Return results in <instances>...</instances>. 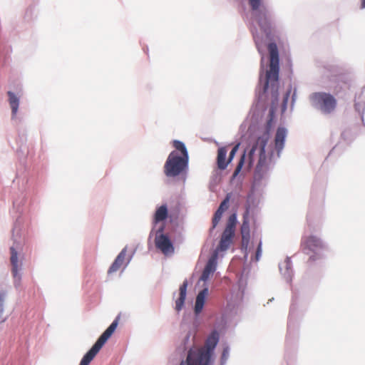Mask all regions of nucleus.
I'll return each instance as SVG.
<instances>
[{"label": "nucleus", "mask_w": 365, "mask_h": 365, "mask_svg": "<svg viewBox=\"0 0 365 365\" xmlns=\"http://www.w3.org/2000/svg\"><path fill=\"white\" fill-rule=\"evenodd\" d=\"M175 150L172 151L165 163L164 173L168 177H175L185 171L188 165V153L185 144L175 140L173 142Z\"/></svg>", "instance_id": "obj_1"}, {"label": "nucleus", "mask_w": 365, "mask_h": 365, "mask_svg": "<svg viewBox=\"0 0 365 365\" xmlns=\"http://www.w3.org/2000/svg\"><path fill=\"white\" fill-rule=\"evenodd\" d=\"M219 341V334L213 331L206 339L205 346L189 351L186 365H210V358ZM180 365H184L182 362Z\"/></svg>", "instance_id": "obj_2"}, {"label": "nucleus", "mask_w": 365, "mask_h": 365, "mask_svg": "<svg viewBox=\"0 0 365 365\" xmlns=\"http://www.w3.org/2000/svg\"><path fill=\"white\" fill-rule=\"evenodd\" d=\"M269 140V133H264L262 135L259 136L250 150L247 155V170H250L255 162V153H258V162L256 166V174L264 173L267 170V159L265 153V147Z\"/></svg>", "instance_id": "obj_3"}, {"label": "nucleus", "mask_w": 365, "mask_h": 365, "mask_svg": "<svg viewBox=\"0 0 365 365\" xmlns=\"http://www.w3.org/2000/svg\"><path fill=\"white\" fill-rule=\"evenodd\" d=\"M269 54V69L266 72V81L264 91H267L269 87L276 92L279 84V59L277 46L275 43H270L267 46Z\"/></svg>", "instance_id": "obj_4"}, {"label": "nucleus", "mask_w": 365, "mask_h": 365, "mask_svg": "<svg viewBox=\"0 0 365 365\" xmlns=\"http://www.w3.org/2000/svg\"><path fill=\"white\" fill-rule=\"evenodd\" d=\"M120 316H118L112 324L106 329V331L100 336L91 349L83 356L79 365H89L91 361L94 359L96 354L101 349L108 339L115 331L118 324Z\"/></svg>", "instance_id": "obj_5"}, {"label": "nucleus", "mask_w": 365, "mask_h": 365, "mask_svg": "<svg viewBox=\"0 0 365 365\" xmlns=\"http://www.w3.org/2000/svg\"><path fill=\"white\" fill-rule=\"evenodd\" d=\"M237 225V215L232 214L227 220L226 227L223 230L219 244L214 253L227 251L233 243V239L235 235V228Z\"/></svg>", "instance_id": "obj_6"}, {"label": "nucleus", "mask_w": 365, "mask_h": 365, "mask_svg": "<svg viewBox=\"0 0 365 365\" xmlns=\"http://www.w3.org/2000/svg\"><path fill=\"white\" fill-rule=\"evenodd\" d=\"M249 4L252 10L255 11V18L261 29L268 35L271 31V23L263 0H249Z\"/></svg>", "instance_id": "obj_7"}, {"label": "nucleus", "mask_w": 365, "mask_h": 365, "mask_svg": "<svg viewBox=\"0 0 365 365\" xmlns=\"http://www.w3.org/2000/svg\"><path fill=\"white\" fill-rule=\"evenodd\" d=\"M310 99L314 106L326 114L332 113L336 107V100L332 95L327 93H314L310 96Z\"/></svg>", "instance_id": "obj_8"}, {"label": "nucleus", "mask_w": 365, "mask_h": 365, "mask_svg": "<svg viewBox=\"0 0 365 365\" xmlns=\"http://www.w3.org/2000/svg\"><path fill=\"white\" fill-rule=\"evenodd\" d=\"M324 248V245L322 240L314 235L304 236L302 239L301 249L305 254H309L310 252H316Z\"/></svg>", "instance_id": "obj_9"}, {"label": "nucleus", "mask_w": 365, "mask_h": 365, "mask_svg": "<svg viewBox=\"0 0 365 365\" xmlns=\"http://www.w3.org/2000/svg\"><path fill=\"white\" fill-rule=\"evenodd\" d=\"M240 234L242 236V248L247 250L250 240V228L248 212L243 215V221L240 227Z\"/></svg>", "instance_id": "obj_10"}, {"label": "nucleus", "mask_w": 365, "mask_h": 365, "mask_svg": "<svg viewBox=\"0 0 365 365\" xmlns=\"http://www.w3.org/2000/svg\"><path fill=\"white\" fill-rule=\"evenodd\" d=\"M11 251V264L12 266V274L14 278L15 284L19 285L21 282V274H19V271L21 267V264L19 262L18 259V254L16 250L14 247L10 248Z\"/></svg>", "instance_id": "obj_11"}, {"label": "nucleus", "mask_w": 365, "mask_h": 365, "mask_svg": "<svg viewBox=\"0 0 365 365\" xmlns=\"http://www.w3.org/2000/svg\"><path fill=\"white\" fill-rule=\"evenodd\" d=\"M155 245L157 248L161 250V252L167 255L168 253H172L174 251L173 246L168 238L165 235L160 234L155 237Z\"/></svg>", "instance_id": "obj_12"}, {"label": "nucleus", "mask_w": 365, "mask_h": 365, "mask_svg": "<svg viewBox=\"0 0 365 365\" xmlns=\"http://www.w3.org/2000/svg\"><path fill=\"white\" fill-rule=\"evenodd\" d=\"M217 254L214 253L209 259L208 262H207L204 268V270L200 277V279L202 281H207L209 279L210 275L215 271L217 267Z\"/></svg>", "instance_id": "obj_13"}, {"label": "nucleus", "mask_w": 365, "mask_h": 365, "mask_svg": "<svg viewBox=\"0 0 365 365\" xmlns=\"http://www.w3.org/2000/svg\"><path fill=\"white\" fill-rule=\"evenodd\" d=\"M227 153V147H221L217 150V168L221 170H225L228 164L230 163L228 162V160H226Z\"/></svg>", "instance_id": "obj_14"}, {"label": "nucleus", "mask_w": 365, "mask_h": 365, "mask_svg": "<svg viewBox=\"0 0 365 365\" xmlns=\"http://www.w3.org/2000/svg\"><path fill=\"white\" fill-rule=\"evenodd\" d=\"M287 130L284 128H278L274 138L275 148L279 153L284 148Z\"/></svg>", "instance_id": "obj_15"}, {"label": "nucleus", "mask_w": 365, "mask_h": 365, "mask_svg": "<svg viewBox=\"0 0 365 365\" xmlns=\"http://www.w3.org/2000/svg\"><path fill=\"white\" fill-rule=\"evenodd\" d=\"M126 256V249L124 248L122 251L118 254L111 266L108 270V274H110L111 273L117 272L123 264L125 258Z\"/></svg>", "instance_id": "obj_16"}, {"label": "nucleus", "mask_w": 365, "mask_h": 365, "mask_svg": "<svg viewBox=\"0 0 365 365\" xmlns=\"http://www.w3.org/2000/svg\"><path fill=\"white\" fill-rule=\"evenodd\" d=\"M187 282L185 281L179 289V297L175 301V309L180 312L184 305L186 298Z\"/></svg>", "instance_id": "obj_17"}, {"label": "nucleus", "mask_w": 365, "mask_h": 365, "mask_svg": "<svg viewBox=\"0 0 365 365\" xmlns=\"http://www.w3.org/2000/svg\"><path fill=\"white\" fill-rule=\"evenodd\" d=\"M207 292V289H204L197 295L195 305V312L196 314H198L202 312Z\"/></svg>", "instance_id": "obj_18"}, {"label": "nucleus", "mask_w": 365, "mask_h": 365, "mask_svg": "<svg viewBox=\"0 0 365 365\" xmlns=\"http://www.w3.org/2000/svg\"><path fill=\"white\" fill-rule=\"evenodd\" d=\"M168 215V210L167 205H163L159 207L155 213L154 221L155 223L163 221L165 220Z\"/></svg>", "instance_id": "obj_19"}, {"label": "nucleus", "mask_w": 365, "mask_h": 365, "mask_svg": "<svg viewBox=\"0 0 365 365\" xmlns=\"http://www.w3.org/2000/svg\"><path fill=\"white\" fill-rule=\"evenodd\" d=\"M7 94L9 96V102L11 108L12 115L15 116L17 113L19 105V98L11 91H8Z\"/></svg>", "instance_id": "obj_20"}, {"label": "nucleus", "mask_w": 365, "mask_h": 365, "mask_svg": "<svg viewBox=\"0 0 365 365\" xmlns=\"http://www.w3.org/2000/svg\"><path fill=\"white\" fill-rule=\"evenodd\" d=\"M245 160H246V155H245V153L241 156L240 159V161L233 173V175H232V178H236L238 174L240 173L242 167H243V165L244 163H245Z\"/></svg>", "instance_id": "obj_21"}, {"label": "nucleus", "mask_w": 365, "mask_h": 365, "mask_svg": "<svg viewBox=\"0 0 365 365\" xmlns=\"http://www.w3.org/2000/svg\"><path fill=\"white\" fill-rule=\"evenodd\" d=\"M223 212H222V210L220 209H217V211L215 212V215L212 218V229H215V227L219 223V222L220 221Z\"/></svg>", "instance_id": "obj_22"}, {"label": "nucleus", "mask_w": 365, "mask_h": 365, "mask_svg": "<svg viewBox=\"0 0 365 365\" xmlns=\"http://www.w3.org/2000/svg\"><path fill=\"white\" fill-rule=\"evenodd\" d=\"M230 199V194L227 195L226 197L223 200V201L220 203L218 209L225 212L228 208L229 201Z\"/></svg>", "instance_id": "obj_23"}, {"label": "nucleus", "mask_w": 365, "mask_h": 365, "mask_svg": "<svg viewBox=\"0 0 365 365\" xmlns=\"http://www.w3.org/2000/svg\"><path fill=\"white\" fill-rule=\"evenodd\" d=\"M6 298V292H0V318L2 317L4 309V302Z\"/></svg>", "instance_id": "obj_24"}, {"label": "nucleus", "mask_w": 365, "mask_h": 365, "mask_svg": "<svg viewBox=\"0 0 365 365\" xmlns=\"http://www.w3.org/2000/svg\"><path fill=\"white\" fill-rule=\"evenodd\" d=\"M229 353H230L229 348L228 347H225L223 349L222 356H221V361H222V364L226 362L227 359L229 357Z\"/></svg>", "instance_id": "obj_25"}, {"label": "nucleus", "mask_w": 365, "mask_h": 365, "mask_svg": "<svg viewBox=\"0 0 365 365\" xmlns=\"http://www.w3.org/2000/svg\"><path fill=\"white\" fill-rule=\"evenodd\" d=\"M238 148H239V144H237L236 145H235L233 147V148L232 149V150L230 153L229 158H228V162H230V163L232 162V160H233V158L238 150Z\"/></svg>", "instance_id": "obj_26"}, {"label": "nucleus", "mask_w": 365, "mask_h": 365, "mask_svg": "<svg viewBox=\"0 0 365 365\" xmlns=\"http://www.w3.org/2000/svg\"><path fill=\"white\" fill-rule=\"evenodd\" d=\"M289 95H290V91H287L284 96L283 102H282V110H285L287 108V102H288V100L289 98Z\"/></svg>", "instance_id": "obj_27"}, {"label": "nucleus", "mask_w": 365, "mask_h": 365, "mask_svg": "<svg viewBox=\"0 0 365 365\" xmlns=\"http://www.w3.org/2000/svg\"><path fill=\"white\" fill-rule=\"evenodd\" d=\"M261 255H262V242H259V243L257 246V250H256V253H255V261H258Z\"/></svg>", "instance_id": "obj_28"}, {"label": "nucleus", "mask_w": 365, "mask_h": 365, "mask_svg": "<svg viewBox=\"0 0 365 365\" xmlns=\"http://www.w3.org/2000/svg\"><path fill=\"white\" fill-rule=\"evenodd\" d=\"M255 41L258 51L261 52V48L258 40L255 38Z\"/></svg>", "instance_id": "obj_29"}, {"label": "nucleus", "mask_w": 365, "mask_h": 365, "mask_svg": "<svg viewBox=\"0 0 365 365\" xmlns=\"http://www.w3.org/2000/svg\"><path fill=\"white\" fill-rule=\"evenodd\" d=\"M361 9H365V0H361Z\"/></svg>", "instance_id": "obj_30"}, {"label": "nucleus", "mask_w": 365, "mask_h": 365, "mask_svg": "<svg viewBox=\"0 0 365 365\" xmlns=\"http://www.w3.org/2000/svg\"><path fill=\"white\" fill-rule=\"evenodd\" d=\"M316 259V257L314 256H311L309 259V261H314Z\"/></svg>", "instance_id": "obj_31"}]
</instances>
